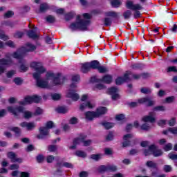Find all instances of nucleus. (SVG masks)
<instances>
[{
	"label": "nucleus",
	"mask_w": 177,
	"mask_h": 177,
	"mask_svg": "<svg viewBox=\"0 0 177 177\" xmlns=\"http://www.w3.org/2000/svg\"><path fill=\"white\" fill-rule=\"evenodd\" d=\"M25 46H21L17 49V51L14 52L12 55L13 59H17L19 60V63H23V59L24 58V55L28 53V52H34L37 50V46L27 42Z\"/></svg>",
	"instance_id": "f257e3e1"
},
{
	"label": "nucleus",
	"mask_w": 177,
	"mask_h": 177,
	"mask_svg": "<svg viewBox=\"0 0 177 177\" xmlns=\"http://www.w3.org/2000/svg\"><path fill=\"white\" fill-rule=\"evenodd\" d=\"M91 26V20L81 19L80 15L77 16V21L71 24L69 28L71 31H88V27Z\"/></svg>",
	"instance_id": "f03ea898"
},
{
	"label": "nucleus",
	"mask_w": 177,
	"mask_h": 177,
	"mask_svg": "<svg viewBox=\"0 0 177 177\" xmlns=\"http://www.w3.org/2000/svg\"><path fill=\"white\" fill-rule=\"evenodd\" d=\"M7 109L9 113H11V114H13V115H15V117H17V115H19L18 113H23L24 118H25V120H30V118L32 117V113H31V111H24V106H19L16 107L8 106Z\"/></svg>",
	"instance_id": "7ed1b4c3"
},
{
	"label": "nucleus",
	"mask_w": 177,
	"mask_h": 177,
	"mask_svg": "<svg viewBox=\"0 0 177 177\" xmlns=\"http://www.w3.org/2000/svg\"><path fill=\"white\" fill-rule=\"evenodd\" d=\"M54 123L50 120L46 123V127H40L39 128V134L36 136V138L39 140L45 139V136H49V129H52L54 127Z\"/></svg>",
	"instance_id": "20e7f679"
},
{
	"label": "nucleus",
	"mask_w": 177,
	"mask_h": 177,
	"mask_svg": "<svg viewBox=\"0 0 177 177\" xmlns=\"http://www.w3.org/2000/svg\"><path fill=\"white\" fill-rule=\"evenodd\" d=\"M132 71H127L124 74V77L119 76L115 79L116 85H122L124 82H127V81H131V78H129V75H131Z\"/></svg>",
	"instance_id": "39448f33"
},
{
	"label": "nucleus",
	"mask_w": 177,
	"mask_h": 177,
	"mask_svg": "<svg viewBox=\"0 0 177 177\" xmlns=\"http://www.w3.org/2000/svg\"><path fill=\"white\" fill-rule=\"evenodd\" d=\"M60 73H57V75H55L53 73H49L48 72L46 74V77L47 80H49L50 78H53V82L54 85H61L62 82H60Z\"/></svg>",
	"instance_id": "423d86ee"
},
{
	"label": "nucleus",
	"mask_w": 177,
	"mask_h": 177,
	"mask_svg": "<svg viewBox=\"0 0 177 177\" xmlns=\"http://www.w3.org/2000/svg\"><path fill=\"white\" fill-rule=\"evenodd\" d=\"M146 166L148 167V168H151L155 170L151 172V176H157V175H158V166L157 163L154 162L153 160H148L146 162Z\"/></svg>",
	"instance_id": "0eeeda50"
},
{
	"label": "nucleus",
	"mask_w": 177,
	"mask_h": 177,
	"mask_svg": "<svg viewBox=\"0 0 177 177\" xmlns=\"http://www.w3.org/2000/svg\"><path fill=\"white\" fill-rule=\"evenodd\" d=\"M8 158H10L12 162H19V164H21L23 162V158H17V155H16V153L13 151H10L7 153Z\"/></svg>",
	"instance_id": "6e6552de"
},
{
	"label": "nucleus",
	"mask_w": 177,
	"mask_h": 177,
	"mask_svg": "<svg viewBox=\"0 0 177 177\" xmlns=\"http://www.w3.org/2000/svg\"><path fill=\"white\" fill-rule=\"evenodd\" d=\"M149 150L151 153H152L153 157H161L162 155V151L161 149H158L157 146L154 144L149 146Z\"/></svg>",
	"instance_id": "1a4fd4ad"
},
{
	"label": "nucleus",
	"mask_w": 177,
	"mask_h": 177,
	"mask_svg": "<svg viewBox=\"0 0 177 177\" xmlns=\"http://www.w3.org/2000/svg\"><path fill=\"white\" fill-rule=\"evenodd\" d=\"M126 8L130 9V10H142L143 7L140 4H134L133 2L131 1H127L126 2Z\"/></svg>",
	"instance_id": "9d476101"
},
{
	"label": "nucleus",
	"mask_w": 177,
	"mask_h": 177,
	"mask_svg": "<svg viewBox=\"0 0 177 177\" xmlns=\"http://www.w3.org/2000/svg\"><path fill=\"white\" fill-rule=\"evenodd\" d=\"M138 102L140 104H144V103H147V107H153L154 106V101L150 100L149 97H144L142 98L138 99Z\"/></svg>",
	"instance_id": "9b49d317"
},
{
	"label": "nucleus",
	"mask_w": 177,
	"mask_h": 177,
	"mask_svg": "<svg viewBox=\"0 0 177 177\" xmlns=\"http://www.w3.org/2000/svg\"><path fill=\"white\" fill-rule=\"evenodd\" d=\"M19 125L20 127H21V128H26L27 131H34V129H35V127H37L35 125V122H22L20 123Z\"/></svg>",
	"instance_id": "f8f14e48"
},
{
	"label": "nucleus",
	"mask_w": 177,
	"mask_h": 177,
	"mask_svg": "<svg viewBox=\"0 0 177 177\" xmlns=\"http://www.w3.org/2000/svg\"><path fill=\"white\" fill-rule=\"evenodd\" d=\"M84 115L86 120H88V121H93L95 118H97L96 112L93 111H88L85 112Z\"/></svg>",
	"instance_id": "ddd939ff"
},
{
	"label": "nucleus",
	"mask_w": 177,
	"mask_h": 177,
	"mask_svg": "<svg viewBox=\"0 0 177 177\" xmlns=\"http://www.w3.org/2000/svg\"><path fill=\"white\" fill-rule=\"evenodd\" d=\"M107 113V107L106 106H100L96 109L95 114L97 115V118L99 117H102V115H104V114Z\"/></svg>",
	"instance_id": "4468645a"
},
{
	"label": "nucleus",
	"mask_w": 177,
	"mask_h": 177,
	"mask_svg": "<svg viewBox=\"0 0 177 177\" xmlns=\"http://www.w3.org/2000/svg\"><path fill=\"white\" fill-rule=\"evenodd\" d=\"M133 136L131 133H128L123 136V140L124 141L122 142V147H128V146H131V141L128 140V139L132 138Z\"/></svg>",
	"instance_id": "2eb2a0df"
},
{
	"label": "nucleus",
	"mask_w": 177,
	"mask_h": 177,
	"mask_svg": "<svg viewBox=\"0 0 177 177\" xmlns=\"http://www.w3.org/2000/svg\"><path fill=\"white\" fill-rule=\"evenodd\" d=\"M91 70V68L89 62H84L81 64V71L83 73V74H88Z\"/></svg>",
	"instance_id": "dca6fc26"
},
{
	"label": "nucleus",
	"mask_w": 177,
	"mask_h": 177,
	"mask_svg": "<svg viewBox=\"0 0 177 177\" xmlns=\"http://www.w3.org/2000/svg\"><path fill=\"white\" fill-rule=\"evenodd\" d=\"M100 80L103 84H110L113 82V75L109 74L104 75Z\"/></svg>",
	"instance_id": "f3484780"
},
{
	"label": "nucleus",
	"mask_w": 177,
	"mask_h": 177,
	"mask_svg": "<svg viewBox=\"0 0 177 177\" xmlns=\"http://www.w3.org/2000/svg\"><path fill=\"white\" fill-rule=\"evenodd\" d=\"M36 84H37V86H38V88H41V89H45L48 88V86H49V82L42 79H40L39 80L36 82Z\"/></svg>",
	"instance_id": "a211bd4d"
},
{
	"label": "nucleus",
	"mask_w": 177,
	"mask_h": 177,
	"mask_svg": "<svg viewBox=\"0 0 177 177\" xmlns=\"http://www.w3.org/2000/svg\"><path fill=\"white\" fill-rule=\"evenodd\" d=\"M153 113L150 112L149 115H145L142 118L143 122H151V124L156 122V118L151 115Z\"/></svg>",
	"instance_id": "6ab92c4d"
},
{
	"label": "nucleus",
	"mask_w": 177,
	"mask_h": 177,
	"mask_svg": "<svg viewBox=\"0 0 177 177\" xmlns=\"http://www.w3.org/2000/svg\"><path fill=\"white\" fill-rule=\"evenodd\" d=\"M32 103V96L28 95L24 97V101H19V104L26 106V104H31Z\"/></svg>",
	"instance_id": "aec40b11"
},
{
	"label": "nucleus",
	"mask_w": 177,
	"mask_h": 177,
	"mask_svg": "<svg viewBox=\"0 0 177 177\" xmlns=\"http://www.w3.org/2000/svg\"><path fill=\"white\" fill-rule=\"evenodd\" d=\"M11 64H13V60L12 59H5L1 58L0 59V65L1 66H11Z\"/></svg>",
	"instance_id": "412c9836"
},
{
	"label": "nucleus",
	"mask_w": 177,
	"mask_h": 177,
	"mask_svg": "<svg viewBox=\"0 0 177 177\" xmlns=\"http://www.w3.org/2000/svg\"><path fill=\"white\" fill-rule=\"evenodd\" d=\"M55 111L58 114H66L68 112V109H67V106H59L55 109Z\"/></svg>",
	"instance_id": "4be33fe9"
},
{
	"label": "nucleus",
	"mask_w": 177,
	"mask_h": 177,
	"mask_svg": "<svg viewBox=\"0 0 177 177\" xmlns=\"http://www.w3.org/2000/svg\"><path fill=\"white\" fill-rule=\"evenodd\" d=\"M50 9V7H49V4H48V3H42L39 6V12L45 13L46 10H49Z\"/></svg>",
	"instance_id": "5701e85b"
},
{
	"label": "nucleus",
	"mask_w": 177,
	"mask_h": 177,
	"mask_svg": "<svg viewBox=\"0 0 177 177\" xmlns=\"http://www.w3.org/2000/svg\"><path fill=\"white\" fill-rule=\"evenodd\" d=\"M86 107H88V109H93V105H92L91 102L88 101L86 103L81 104V105L80 106V110L81 111H84V110H85Z\"/></svg>",
	"instance_id": "b1692460"
},
{
	"label": "nucleus",
	"mask_w": 177,
	"mask_h": 177,
	"mask_svg": "<svg viewBox=\"0 0 177 177\" xmlns=\"http://www.w3.org/2000/svg\"><path fill=\"white\" fill-rule=\"evenodd\" d=\"M90 67L92 70H97L100 66V62L97 60H93L89 62Z\"/></svg>",
	"instance_id": "393cba45"
},
{
	"label": "nucleus",
	"mask_w": 177,
	"mask_h": 177,
	"mask_svg": "<svg viewBox=\"0 0 177 177\" xmlns=\"http://www.w3.org/2000/svg\"><path fill=\"white\" fill-rule=\"evenodd\" d=\"M119 15L120 12H115V11H108L105 12V16L106 17H113V19H117Z\"/></svg>",
	"instance_id": "a878e982"
},
{
	"label": "nucleus",
	"mask_w": 177,
	"mask_h": 177,
	"mask_svg": "<svg viewBox=\"0 0 177 177\" xmlns=\"http://www.w3.org/2000/svg\"><path fill=\"white\" fill-rule=\"evenodd\" d=\"M21 60H22V62L19 63V64H21L19 66V70H20L21 73H26V72L28 71V66H27L24 64H23V63H26V60H24L23 59Z\"/></svg>",
	"instance_id": "bb28decb"
},
{
	"label": "nucleus",
	"mask_w": 177,
	"mask_h": 177,
	"mask_svg": "<svg viewBox=\"0 0 177 177\" xmlns=\"http://www.w3.org/2000/svg\"><path fill=\"white\" fill-rule=\"evenodd\" d=\"M28 37L32 38V39H37L38 38V35L35 32L34 30H29L27 32Z\"/></svg>",
	"instance_id": "cd10ccee"
},
{
	"label": "nucleus",
	"mask_w": 177,
	"mask_h": 177,
	"mask_svg": "<svg viewBox=\"0 0 177 177\" xmlns=\"http://www.w3.org/2000/svg\"><path fill=\"white\" fill-rule=\"evenodd\" d=\"M10 131H12V132H15V136L17 138H19L20 136V135L21 134V130L20 129V128H19L17 127H14L10 128Z\"/></svg>",
	"instance_id": "c85d7f7f"
},
{
	"label": "nucleus",
	"mask_w": 177,
	"mask_h": 177,
	"mask_svg": "<svg viewBox=\"0 0 177 177\" xmlns=\"http://www.w3.org/2000/svg\"><path fill=\"white\" fill-rule=\"evenodd\" d=\"M74 17H75V12L74 11H71L65 15V20H66V21H69V20L74 19Z\"/></svg>",
	"instance_id": "c756f323"
},
{
	"label": "nucleus",
	"mask_w": 177,
	"mask_h": 177,
	"mask_svg": "<svg viewBox=\"0 0 177 177\" xmlns=\"http://www.w3.org/2000/svg\"><path fill=\"white\" fill-rule=\"evenodd\" d=\"M107 93L108 95H110L111 96L114 95L115 93H118V88L117 87H111L107 89Z\"/></svg>",
	"instance_id": "7c9ffc66"
},
{
	"label": "nucleus",
	"mask_w": 177,
	"mask_h": 177,
	"mask_svg": "<svg viewBox=\"0 0 177 177\" xmlns=\"http://www.w3.org/2000/svg\"><path fill=\"white\" fill-rule=\"evenodd\" d=\"M101 125L104 127L105 129L109 130V129H111V128H113L114 127V123L109 122H102Z\"/></svg>",
	"instance_id": "2f4dec72"
},
{
	"label": "nucleus",
	"mask_w": 177,
	"mask_h": 177,
	"mask_svg": "<svg viewBox=\"0 0 177 177\" xmlns=\"http://www.w3.org/2000/svg\"><path fill=\"white\" fill-rule=\"evenodd\" d=\"M143 67H145V65L140 63H136L131 64V68L133 70H142Z\"/></svg>",
	"instance_id": "473e14b6"
},
{
	"label": "nucleus",
	"mask_w": 177,
	"mask_h": 177,
	"mask_svg": "<svg viewBox=\"0 0 177 177\" xmlns=\"http://www.w3.org/2000/svg\"><path fill=\"white\" fill-rule=\"evenodd\" d=\"M103 23L106 27H111V24H113V21L111 20V18L105 17L103 20Z\"/></svg>",
	"instance_id": "72a5a7b5"
},
{
	"label": "nucleus",
	"mask_w": 177,
	"mask_h": 177,
	"mask_svg": "<svg viewBox=\"0 0 177 177\" xmlns=\"http://www.w3.org/2000/svg\"><path fill=\"white\" fill-rule=\"evenodd\" d=\"M75 155H76L77 157H80L81 158H85L86 157V153L81 150L76 151Z\"/></svg>",
	"instance_id": "f704fd0d"
},
{
	"label": "nucleus",
	"mask_w": 177,
	"mask_h": 177,
	"mask_svg": "<svg viewBox=\"0 0 177 177\" xmlns=\"http://www.w3.org/2000/svg\"><path fill=\"white\" fill-rule=\"evenodd\" d=\"M98 71V72L100 73V74H104L106 73H109V69H107L106 68V66H101L100 64V66H98V68L97 69Z\"/></svg>",
	"instance_id": "c9c22d12"
},
{
	"label": "nucleus",
	"mask_w": 177,
	"mask_h": 177,
	"mask_svg": "<svg viewBox=\"0 0 177 177\" xmlns=\"http://www.w3.org/2000/svg\"><path fill=\"white\" fill-rule=\"evenodd\" d=\"M131 16H132V11H131L130 10H126L123 13V17L124 20H128L131 19Z\"/></svg>",
	"instance_id": "e433bc0d"
},
{
	"label": "nucleus",
	"mask_w": 177,
	"mask_h": 177,
	"mask_svg": "<svg viewBox=\"0 0 177 177\" xmlns=\"http://www.w3.org/2000/svg\"><path fill=\"white\" fill-rule=\"evenodd\" d=\"M42 100V97L38 95H32V103H39Z\"/></svg>",
	"instance_id": "4c0bfd02"
},
{
	"label": "nucleus",
	"mask_w": 177,
	"mask_h": 177,
	"mask_svg": "<svg viewBox=\"0 0 177 177\" xmlns=\"http://www.w3.org/2000/svg\"><path fill=\"white\" fill-rule=\"evenodd\" d=\"M46 20L47 23H50V24H52L56 21V18H55L53 15H48L46 17Z\"/></svg>",
	"instance_id": "58836bf2"
},
{
	"label": "nucleus",
	"mask_w": 177,
	"mask_h": 177,
	"mask_svg": "<svg viewBox=\"0 0 177 177\" xmlns=\"http://www.w3.org/2000/svg\"><path fill=\"white\" fill-rule=\"evenodd\" d=\"M5 45H6V46H8V48H11L12 49L16 48V44L12 40H8L6 41Z\"/></svg>",
	"instance_id": "ea45409f"
},
{
	"label": "nucleus",
	"mask_w": 177,
	"mask_h": 177,
	"mask_svg": "<svg viewBox=\"0 0 177 177\" xmlns=\"http://www.w3.org/2000/svg\"><path fill=\"white\" fill-rule=\"evenodd\" d=\"M111 4L113 8H120L121 6V1L120 0H111Z\"/></svg>",
	"instance_id": "a19ab883"
},
{
	"label": "nucleus",
	"mask_w": 177,
	"mask_h": 177,
	"mask_svg": "<svg viewBox=\"0 0 177 177\" xmlns=\"http://www.w3.org/2000/svg\"><path fill=\"white\" fill-rule=\"evenodd\" d=\"M48 151L50 153H55V151H57V146L55 145H50L48 146Z\"/></svg>",
	"instance_id": "79ce46f5"
},
{
	"label": "nucleus",
	"mask_w": 177,
	"mask_h": 177,
	"mask_svg": "<svg viewBox=\"0 0 177 177\" xmlns=\"http://www.w3.org/2000/svg\"><path fill=\"white\" fill-rule=\"evenodd\" d=\"M13 16H15V12L12 10H8L4 14L3 17L4 19H10Z\"/></svg>",
	"instance_id": "37998d69"
},
{
	"label": "nucleus",
	"mask_w": 177,
	"mask_h": 177,
	"mask_svg": "<svg viewBox=\"0 0 177 177\" xmlns=\"http://www.w3.org/2000/svg\"><path fill=\"white\" fill-rule=\"evenodd\" d=\"M140 92L144 95H149L151 93V90L149 88L142 87L140 88Z\"/></svg>",
	"instance_id": "c03bdc74"
},
{
	"label": "nucleus",
	"mask_w": 177,
	"mask_h": 177,
	"mask_svg": "<svg viewBox=\"0 0 177 177\" xmlns=\"http://www.w3.org/2000/svg\"><path fill=\"white\" fill-rule=\"evenodd\" d=\"M98 172H100V174H103L104 172H108V169H107V166L106 165H100L98 167Z\"/></svg>",
	"instance_id": "a18cd8bd"
},
{
	"label": "nucleus",
	"mask_w": 177,
	"mask_h": 177,
	"mask_svg": "<svg viewBox=\"0 0 177 177\" xmlns=\"http://www.w3.org/2000/svg\"><path fill=\"white\" fill-rule=\"evenodd\" d=\"M90 82H91V84L99 83L101 82V80L97 78V76L94 75L90 78Z\"/></svg>",
	"instance_id": "49530a36"
},
{
	"label": "nucleus",
	"mask_w": 177,
	"mask_h": 177,
	"mask_svg": "<svg viewBox=\"0 0 177 177\" xmlns=\"http://www.w3.org/2000/svg\"><path fill=\"white\" fill-rule=\"evenodd\" d=\"M91 160H94V161H99L102 158L101 155L100 153L97 154H91L90 156Z\"/></svg>",
	"instance_id": "de8ad7c7"
},
{
	"label": "nucleus",
	"mask_w": 177,
	"mask_h": 177,
	"mask_svg": "<svg viewBox=\"0 0 177 177\" xmlns=\"http://www.w3.org/2000/svg\"><path fill=\"white\" fill-rule=\"evenodd\" d=\"M41 66V62H33L30 64L31 68H34L35 71Z\"/></svg>",
	"instance_id": "09e8293b"
},
{
	"label": "nucleus",
	"mask_w": 177,
	"mask_h": 177,
	"mask_svg": "<svg viewBox=\"0 0 177 177\" xmlns=\"http://www.w3.org/2000/svg\"><path fill=\"white\" fill-rule=\"evenodd\" d=\"M153 111H165V106H156L153 108Z\"/></svg>",
	"instance_id": "8fccbe9b"
},
{
	"label": "nucleus",
	"mask_w": 177,
	"mask_h": 177,
	"mask_svg": "<svg viewBox=\"0 0 177 177\" xmlns=\"http://www.w3.org/2000/svg\"><path fill=\"white\" fill-rule=\"evenodd\" d=\"M0 39H3V41H8V39H9V37L5 35V32L0 30Z\"/></svg>",
	"instance_id": "3c124183"
},
{
	"label": "nucleus",
	"mask_w": 177,
	"mask_h": 177,
	"mask_svg": "<svg viewBox=\"0 0 177 177\" xmlns=\"http://www.w3.org/2000/svg\"><path fill=\"white\" fill-rule=\"evenodd\" d=\"M36 160L39 164H41V163L44 162V160H45V156H44V155H42V154H39L36 157Z\"/></svg>",
	"instance_id": "603ef678"
},
{
	"label": "nucleus",
	"mask_w": 177,
	"mask_h": 177,
	"mask_svg": "<svg viewBox=\"0 0 177 177\" xmlns=\"http://www.w3.org/2000/svg\"><path fill=\"white\" fill-rule=\"evenodd\" d=\"M51 97L54 101L60 100L62 95L59 93H54L51 95Z\"/></svg>",
	"instance_id": "864d4df0"
},
{
	"label": "nucleus",
	"mask_w": 177,
	"mask_h": 177,
	"mask_svg": "<svg viewBox=\"0 0 177 177\" xmlns=\"http://www.w3.org/2000/svg\"><path fill=\"white\" fill-rule=\"evenodd\" d=\"M108 172H115L117 171V166L107 165Z\"/></svg>",
	"instance_id": "5fc2aeb1"
},
{
	"label": "nucleus",
	"mask_w": 177,
	"mask_h": 177,
	"mask_svg": "<svg viewBox=\"0 0 177 177\" xmlns=\"http://www.w3.org/2000/svg\"><path fill=\"white\" fill-rule=\"evenodd\" d=\"M115 120L117 121H122L123 120H125V115L123 113L118 114L115 115Z\"/></svg>",
	"instance_id": "6e6d98bb"
},
{
	"label": "nucleus",
	"mask_w": 177,
	"mask_h": 177,
	"mask_svg": "<svg viewBox=\"0 0 177 177\" xmlns=\"http://www.w3.org/2000/svg\"><path fill=\"white\" fill-rule=\"evenodd\" d=\"M15 74H16V71L15 70L8 71L6 73V77L7 78H12V77H13Z\"/></svg>",
	"instance_id": "4d7b16f0"
},
{
	"label": "nucleus",
	"mask_w": 177,
	"mask_h": 177,
	"mask_svg": "<svg viewBox=\"0 0 177 177\" xmlns=\"http://www.w3.org/2000/svg\"><path fill=\"white\" fill-rule=\"evenodd\" d=\"M13 82H15L16 85H21V84H23V80L20 77H15L13 80Z\"/></svg>",
	"instance_id": "13d9d810"
},
{
	"label": "nucleus",
	"mask_w": 177,
	"mask_h": 177,
	"mask_svg": "<svg viewBox=\"0 0 177 177\" xmlns=\"http://www.w3.org/2000/svg\"><path fill=\"white\" fill-rule=\"evenodd\" d=\"M175 100V96H169L165 98V103L171 104Z\"/></svg>",
	"instance_id": "bf43d9fd"
},
{
	"label": "nucleus",
	"mask_w": 177,
	"mask_h": 177,
	"mask_svg": "<svg viewBox=\"0 0 177 177\" xmlns=\"http://www.w3.org/2000/svg\"><path fill=\"white\" fill-rule=\"evenodd\" d=\"M69 124L71 125H75V124H78V118L72 117L69 120Z\"/></svg>",
	"instance_id": "052dcab7"
},
{
	"label": "nucleus",
	"mask_w": 177,
	"mask_h": 177,
	"mask_svg": "<svg viewBox=\"0 0 177 177\" xmlns=\"http://www.w3.org/2000/svg\"><path fill=\"white\" fill-rule=\"evenodd\" d=\"M75 91L74 90H69V91L66 93V97L69 99H72V97L75 95Z\"/></svg>",
	"instance_id": "680f3d73"
},
{
	"label": "nucleus",
	"mask_w": 177,
	"mask_h": 177,
	"mask_svg": "<svg viewBox=\"0 0 177 177\" xmlns=\"http://www.w3.org/2000/svg\"><path fill=\"white\" fill-rule=\"evenodd\" d=\"M114 139V135H113V133L111 131L109 132V133L106 137V140L107 142H111Z\"/></svg>",
	"instance_id": "e2e57ef3"
},
{
	"label": "nucleus",
	"mask_w": 177,
	"mask_h": 177,
	"mask_svg": "<svg viewBox=\"0 0 177 177\" xmlns=\"http://www.w3.org/2000/svg\"><path fill=\"white\" fill-rule=\"evenodd\" d=\"M55 160V156L53 155H49L46 158V161L48 164H52L53 161Z\"/></svg>",
	"instance_id": "0e129e2a"
},
{
	"label": "nucleus",
	"mask_w": 177,
	"mask_h": 177,
	"mask_svg": "<svg viewBox=\"0 0 177 177\" xmlns=\"http://www.w3.org/2000/svg\"><path fill=\"white\" fill-rule=\"evenodd\" d=\"M168 131H169V132H170L173 135H177V127H169Z\"/></svg>",
	"instance_id": "69168bd1"
},
{
	"label": "nucleus",
	"mask_w": 177,
	"mask_h": 177,
	"mask_svg": "<svg viewBox=\"0 0 177 177\" xmlns=\"http://www.w3.org/2000/svg\"><path fill=\"white\" fill-rule=\"evenodd\" d=\"M163 150L165 151H170V150H172V145L171 143H168L163 147Z\"/></svg>",
	"instance_id": "338daca9"
},
{
	"label": "nucleus",
	"mask_w": 177,
	"mask_h": 177,
	"mask_svg": "<svg viewBox=\"0 0 177 177\" xmlns=\"http://www.w3.org/2000/svg\"><path fill=\"white\" fill-rule=\"evenodd\" d=\"M35 71L36 73H39V74H44L46 71V69L44 66H40Z\"/></svg>",
	"instance_id": "774afa93"
}]
</instances>
